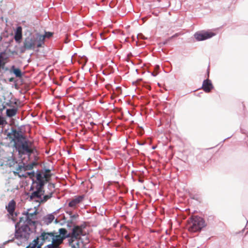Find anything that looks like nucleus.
<instances>
[{"mask_svg":"<svg viewBox=\"0 0 248 248\" xmlns=\"http://www.w3.org/2000/svg\"><path fill=\"white\" fill-rule=\"evenodd\" d=\"M140 129H141V131H140V133L141 134H142L143 132V129L142 127H140Z\"/></svg>","mask_w":248,"mask_h":248,"instance_id":"55","label":"nucleus"},{"mask_svg":"<svg viewBox=\"0 0 248 248\" xmlns=\"http://www.w3.org/2000/svg\"><path fill=\"white\" fill-rule=\"evenodd\" d=\"M57 233L55 231H54V238H53L52 242L59 245L62 244L65 239H63L60 235H58Z\"/></svg>","mask_w":248,"mask_h":248,"instance_id":"18","label":"nucleus"},{"mask_svg":"<svg viewBox=\"0 0 248 248\" xmlns=\"http://www.w3.org/2000/svg\"><path fill=\"white\" fill-rule=\"evenodd\" d=\"M35 177L37 182L39 183V182H40L41 183H45L44 180L45 176H43L42 173L39 172L38 170H37V173H36Z\"/></svg>","mask_w":248,"mask_h":248,"instance_id":"24","label":"nucleus"},{"mask_svg":"<svg viewBox=\"0 0 248 248\" xmlns=\"http://www.w3.org/2000/svg\"><path fill=\"white\" fill-rule=\"evenodd\" d=\"M14 39L16 43H20L22 39V28L21 26L16 27L15 31Z\"/></svg>","mask_w":248,"mask_h":248,"instance_id":"10","label":"nucleus"},{"mask_svg":"<svg viewBox=\"0 0 248 248\" xmlns=\"http://www.w3.org/2000/svg\"><path fill=\"white\" fill-rule=\"evenodd\" d=\"M53 192H51L49 194L43 195V197H41V198H39L40 201V203H45L46 202L48 199H50L52 197Z\"/></svg>","mask_w":248,"mask_h":248,"instance_id":"21","label":"nucleus"},{"mask_svg":"<svg viewBox=\"0 0 248 248\" xmlns=\"http://www.w3.org/2000/svg\"><path fill=\"white\" fill-rule=\"evenodd\" d=\"M54 223H55V224H57V223H59V221H58V220L57 219H56L55 220V221H54Z\"/></svg>","mask_w":248,"mask_h":248,"instance_id":"56","label":"nucleus"},{"mask_svg":"<svg viewBox=\"0 0 248 248\" xmlns=\"http://www.w3.org/2000/svg\"><path fill=\"white\" fill-rule=\"evenodd\" d=\"M71 234L72 237L75 238L77 239L79 235H82V232L79 230L78 225H73V227L71 230Z\"/></svg>","mask_w":248,"mask_h":248,"instance_id":"12","label":"nucleus"},{"mask_svg":"<svg viewBox=\"0 0 248 248\" xmlns=\"http://www.w3.org/2000/svg\"><path fill=\"white\" fill-rule=\"evenodd\" d=\"M44 193H45V190H44V188L43 189H41L40 190V191H39V193L38 194L39 195H40V197H35V198H41V197L43 195H44Z\"/></svg>","mask_w":248,"mask_h":248,"instance_id":"38","label":"nucleus"},{"mask_svg":"<svg viewBox=\"0 0 248 248\" xmlns=\"http://www.w3.org/2000/svg\"><path fill=\"white\" fill-rule=\"evenodd\" d=\"M79 230L82 233L83 230L86 228V225L85 222H83L82 224L80 225H78Z\"/></svg>","mask_w":248,"mask_h":248,"instance_id":"33","label":"nucleus"},{"mask_svg":"<svg viewBox=\"0 0 248 248\" xmlns=\"http://www.w3.org/2000/svg\"><path fill=\"white\" fill-rule=\"evenodd\" d=\"M33 189H34L33 186H31V187H30V191L33 190Z\"/></svg>","mask_w":248,"mask_h":248,"instance_id":"57","label":"nucleus"},{"mask_svg":"<svg viewBox=\"0 0 248 248\" xmlns=\"http://www.w3.org/2000/svg\"><path fill=\"white\" fill-rule=\"evenodd\" d=\"M4 62L1 61V60H0V65H1L3 63H4Z\"/></svg>","mask_w":248,"mask_h":248,"instance_id":"59","label":"nucleus"},{"mask_svg":"<svg viewBox=\"0 0 248 248\" xmlns=\"http://www.w3.org/2000/svg\"><path fill=\"white\" fill-rule=\"evenodd\" d=\"M64 223H66V222H63V223H61L60 224V225H61V226H62V225H63V224H64Z\"/></svg>","mask_w":248,"mask_h":248,"instance_id":"63","label":"nucleus"},{"mask_svg":"<svg viewBox=\"0 0 248 248\" xmlns=\"http://www.w3.org/2000/svg\"><path fill=\"white\" fill-rule=\"evenodd\" d=\"M9 71L11 73L14 74L16 78H20L23 76L21 70L19 68L16 67L14 65L11 66Z\"/></svg>","mask_w":248,"mask_h":248,"instance_id":"13","label":"nucleus"},{"mask_svg":"<svg viewBox=\"0 0 248 248\" xmlns=\"http://www.w3.org/2000/svg\"><path fill=\"white\" fill-rule=\"evenodd\" d=\"M207 78H208L209 76V68H208V69L207 70Z\"/></svg>","mask_w":248,"mask_h":248,"instance_id":"50","label":"nucleus"},{"mask_svg":"<svg viewBox=\"0 0 248 248\" xmlns=\"http://www.w3.org/2000/svg\"><path fill=\"white\" fill-rule=\"evenodd\" d=\"M18 166V167L16 169V170L18 171L17 172V173H18V175L19 176H24V177H26V175L22 174H20L19 173L20 172L19 171V170H21L22 169L24 170V163H23V165H19V164H18L17 165Z\"/></svg>","mask_w":248,"mask_h":248,"instance_id":"25","label":"nucleus"},{"mask_svg":"<svg viewBox=\"0 0 248 248\" xmlns=\"http://www.w3.org/2000/svg\"><path fill=\"white\" fill-rule=\"evenodd\" d=\"M137 143H138L139 145H144V143H141V142H140V141H137Z\"/></svg>","mask_w":248,"mask_h":248,"instance_id":"52","label":"nucleus"},{"mask_svg":"<svg viewBox=\"0 0 248 248\" xmlns=\"http://www.w3.org/2000/svg\"><path fill=\"white\" fill-rule=\"evenodd\" d=\"M143 37V35L141 33H139L137 35V38H142Z\"/></svg>","mask_w":248,"mask_h":248,"instance_id":"45","label":"nucleus"},{"mask_svg":"<svg viewBox=\"0 0 248 248\" xmlns=\"http://www.w3.org/2000/svg\"><path fill=\"white\" fill-rule=\"evenodd\" d=\"M214 88L211 80L209 78L204 79L202 85V89L206 93H209Z\"/></svg>","mask_w":248,"mask_h":248,"instance_id":"9","label":"nucleus"},{"mask_svg":"<svg viewBox=\"0 0 248 248\" xmlns=\"http://www.w3.org/2000/svg\"><path fill=\"white\" fill-rule=\"evenodd\" d=\"M31 209H28L26 211H24L22 213L23 215L26 216V218H28L29 217V211H30Z\"/></svg>","mask_w":248,"mask_h":248,"instance_id":"35","label":"nucleus"},{"mask_svg":"<svg viewBox=\"0 0 248 248\" xmlns=\"http://www.w3.org/2000/svg\"><path fill=\"white\" fill-rule=\"evenodd\" d=\"M41 37L39 32H29L28 34H26V37L23 41L24 47L27 50H34L36 47L37 48L44 47Z\"/></svg>","mask_w":248,"mask_h":248,"instance_id":"3","label":"nucleus"},{"mask_svg":"<svg viewBox=\"0 0 248 248\" xmlns=\"http://www.w3.org/2000/svg\"><path fill=\"white\" fill-rule=\"evenodd\" d=\"M216 34L212 31L202 30L198 31L194 34V37L197 41H204L214 36Z\"/></svg>","mask_w":248,"mask_h":248,"instance_id":"5","label":"nucleus"},{"mask_svg":"<svg viewBox=\"0 0 248 248\" xmlns=\"http://www.w3.org/2000/svg\"><path fill=\"white\" fill-rule=\"evenodd\" d=\"M8 161L10 166H12L14 165L15 164H17V162L15 157H12V159L11 160L9 159L8 160Z\"/></svg>","mask_w":248,"mask_h":248,"instance_id":"27","label":"nucleus"},{"mask_svg":"<svg viewBox=\"0 0 248 248\" xmlns=\"http://www.w3.org/2000/svg\"><path fill=\"white\" fill-rule=\"evenodd\" d=\"M9 81L10 82H14V81H15V79H14V78H10L9 79Z\"/></svg>","mask_w":248,"mask_h":248,"instance_id":"48","label":"nucleus"},{"mask_svg":"<svg viewBox=\"0 0 248 248\" xmlns=\"http://www.w3.org/2000/svg\"><path fill=\"white\" fill-rule=\"evenodd\" d=\"M54 33L50 31H45L44 34H42L40 33V35L41 36V40L43 46L45 45V38L49 39L53 36Z\"/></svg>","mask_w":248,"mask_h":248,"instance_id":"19","label":"nucleus"},{"mask_svg":"<svg viewBox=\"0 0 248 248\" xmlns=\"http://www.w3.org/2000/svg\"><path fill=\"white\" fill-rule=\"evenodd\" d=\"M38 237L39 239H41V241H39L40 245H44L46 242H52L53 238H54V231L46 232L45 231L41 230L40 235Z\"/></svg>","mask_w":248,"mask_h":248,"instance_id":"7","label":"nucleus"},{"mask_svg":"<svg viewBox=\"0 0 248 248\" xmlns=\"http://www.w3.org/2000/svg\"><path fill=\"white\" fill-rule=\"evenodd\" d=\"M16 203L14 200H11L8 203L6 208L10 216H13L16 207Z\"/></svg>","mask_w":248,"mask_h":248,"instance_id":"14","label":"nucleus"},{"mask_svg":"<svg viewBox=\"0 0 248 248\" xmlns=\"http://www.w3.org/2000/svg\"><path fill=\"white\" fill-rule=\"evenodd\" d=\"M51 248H59V245L57 244H54L52 242H51V247H50Z\"/></svg>","mask_w":248,"mask_h":248,"instance_id":"42","label":"nucleus"},{"mask_svg":"<svg viewBox=\"0 0 248 248\" xmlns=\"http://www.w3.org/2000/svg\"><path fill=\"white\" fill-rule=\"evenodd\" d=\"M68 238H69V240H68V243H69V245L70 246H71V245H74V244H73V241H74V239H75V238H74V237H69Z\"/></svg>","mask_w":248,"mask_h":248,"instance_id":"40","label":"nucleus"},{"mask_svg":"<svg viewBox=\"0 0 248 248\" xmlns=\"http://www.w3.org/2000/svg\"><path fill=\"white\" fill-rule=\"evenodd\" d=\"M76 244H77V245L78 246L79 243H78V242H77V243H76Z\"/></svg>","mask_w":248,"mask_h":248,"instance_id":"64","label":"nucleus"},{"mask_svg":"<svg viewBox=\"0 0 248 248\" xmlns=\"http://www.w3.org/2000/svg\"><path fill=\"white\" fill-rule=\"evenodd\" d=\"M23 221V217H20L19 220L17 223H19V227H21L20 223Z\"/></svg>","mask_w":248,"mask_h":248,"instance_id":"43","label":"nucleus"},{"mask_svg":"<svg viewBox=\"0 0 248 248\" xmlns=\"http://www.w3.org/2000/svg\"><path fill=\"white\" fill-rule=\"evenodd\" d=\"M43 245L39 243V237H36L26 248H43Z\"/></svg>","mask_w":248,"mask_h":248,"instance_id":"15","label":"nucleus"},{"mask_svg":"<svg viewBox=\"0 0 248 248\" xmlns=\"http://www.w3.org/2000/svg\"><path fill=\"white\" fill-rule=\"evenodd\" d=\"M6 123V122L3 117L0 115V125H3Z\"/></svg>","mask_w":248,"mask_h":248,"instance_id":"32","label":"nucleus"},{"mask_svg":"<svg viewBox=\"0 0 248 248\" xmlns=\"http://www.w3.org/2000/svg\"><path fill=\"white\" fill-rule=\"evenodd\" d=\"M51 243L50 244H48L43 248H51Z\"/></svg>","mask_w":248,"mask_h":248,"instance_id":"46","label":"nucleus"},{"mask_svg":"<svg viewBox=\"0 0 248 248\" xmlns=\"http://www.w3.org/2000/svg\"><path fill=\"white\" fill-rule=\"evenodd\" d=\"M66 213L68 214L70 216V217L71 216V215H72V212L71 211H67Z\"/></svg>","mask_w":248,"mask_h":248,"instance_id":"49","label":"nucleus"},{"mask_svg":"<svg viewBox=\"0 0 248 248\" xmlns=\"http://www.w3.org/2000/svg\"><path fill=\"white\" fill-rule=\"evenodd\" d=\"M187 228L189 231L193 232H201L206 226L204 219L198 216H192L187 220Z\"/></svg>","mask_w":248,"mask_h":248,"instance_id":"4","label":"nucleus"},{"mask_svg":"<svg viewBox=\"0 0 248 248\" xmlns=\"http://www.w3.org/2000/svg\"><path fill=\"white\" fill-rule=\"evenodd\" d=\"M143 180L142 179H139V182H140V183H143Z\"/></svg>","mask_w":248,"mask_h":248,"instance_id":"53","label":"nucleus"},{"mask_svg":"<svg viewBox=\"0 0 248 248\" xmlns=\"http://www.w3.org/2000/svg\"><path fill=\"white\" fill-rule=\"evenodd\" d=\"M32 143L31 141V143L30 144V149H31V155L32 154H33L35 152L37 151L35 147H32Z\"/></svg>","mask_w":248,"mask_h":248,"instance_id":"36","label":"nucleus"},{"mask_svg":"<svg viewBox=\"0 0 248 248\" xmlns=\"http://www.w3.org/2000/svg\"><path fill=\"white\" fill-rule=\"evenodd\" d=\"M48 186L50 187V188H54L55 187V185L53 183H49L48 184Z\"/></svg>","mask_w":248,"mask_h":248,"instance_id":"44","label":"nucleus"},{"mask_svg":"<svg viewBox=\"0 0 248 248\" xmlns=\"http://www.w3.org/2000/svg\"><path fill=\"white\" fill-rule=\"evenodd\" d=\"M35 165H37V163L35 161H33L31 163L27 165L24 163V170H31Z\"/></svg>","mask_w":248,"mask_h":248,"instance_id":"23","label":"nucleus"},{"mask_svg":"<svg viewBox=\"0 0 248 248\" xmlns=\"http://www.w3.org/2000/svg\"><path fill=\"white\" fill-rule=\"evenodd\" d=\"M121 87H117L116 88V89H117V90H121Z\"/></svg>","mask_w":248,"mask_h":248,"instance_id":"60","label":"nucleus"},{"mask_svg":"<svg viewBox=\"0 0 248 248\" xmlns=\"http://www.w3.org/2000/svg\"><path fill=\"white\" fill-rule=\"evenodd\" d=\"M79 217V215L78 214H72V215H71V216L70 217V220H72L73 221H74V220L77 218H78Z\"/></svg>","mask_w":248,"mask_h":248,"instance_id":"31","label":"nucleus"},{"mask_svg":"<svg viewBox=\"0 0 248 248\" xmlns=\"http://www.w3.org/2000/svg\"><path fill=\"white\" fill-rule=\"evenodd\" d=\"M84 198V195L76 196L75 198L71 200L68 203V206L70 207H74L78 204L81 202Z\"/></svg>","mask_w":248,"mask_h":248,"instance_id":"11","label":"nucleus"},{"mask_svg":"<svg viewBox=\"0 0 248 248\" xmlns=\"http://www.w3.org/2000/svg\"><path fill=\"white\" fill-rule=\"evenodd\" d=\"M45 171H47V172H49L50 171V170H49V169H46Z\"/></svg>","mask_w":248,"mask_h":248,"instance_id":"61","label":"nucleus"},{"mask_svg":"<svg viewBox=\"0 0 248 248\" xmlns=\"http://www.w3.org/2000/svg\"><path fill=\"white\" fill-rule=\"evenodd\" d=\"M146 88L148 89H150V87L149 85H148V86H146Z\"/></svg>","mask_w":248,"mask_h":248,"instance_id":"62","label":"nucleus"},{"mask_svg":"<svg viewBox=\"0 0 248 248\" xmlns=\"http://www.w3.org/2000/svg\"><path fill=\"white\" fill-rule=\"evenodd\" d=\"M13 147L16 152H18V155L20 160L23 162V155H27L29 158L31 155V151L30 147L31 141H30L26 136H24L17 140L15 141Z\"/></svg>","mask_w":248,"mask_h":248,"instance_id":"2","label":"nucleus"},{"mask_svg":"<svg viewBox=\"0 0 248 248\" xmlns=\"http://www.w3.org/2000/svg\"><path fill=\"white\" fill-rule=\"evenodd\" d=\"M17 111V108L14 107L12 108H8L6 109V115L8 117H12L16 115Z\"/></svg>","mask_w":248,"mask_h":248,"instance_id":"20","label":"nucleus"},{"mask_svg":"<svg viewBox=\"0 0 248 248\" xmlns=\"http://www.w3.org/2000/svg\"><path fill=\"white\" fill-rule=\"evenodd\" d=\"M55 217L53 213L49 214L43 217L42 220L46 225L50 224L54 219Z\"/></svg>","mask_w":248,"mask_h":248,"instance_id":"16","label":"nucleus"},{"mask_svg":"<svg viewBox=\"0 0 248 248\" xmlns=\"http://www.w3.org/2000/svg\"><path fill=\"white\" fill-rule=\"evenodd\" d=\"M60 210V208L57 209L56 211H55V212H53L52 213H53V215H54V214H56V213H58Z\"/></svg>","mask_w":248,"mask_h":248,"instance_id":"51","label":"nucleus"},{"mask_svg":"<svg viewBox=\"0 0 248 248\" xmlns=\"http://www.w3.org/2000/svg\"><path fill=\"white\" fill-rule=\"evenodd\" d=\"M71 248H77V247L74 244V245H71Z\"/></svg>","mask_w":248,"mask_h":248,"instance_id":"54","label":"nucleus"},{"mask_svg":"<svg viewBox=\"0 0 248 248\" xmlns=\"http://www.w3.org/2000/svg\"><path fill=\"white\" fill-rule=\"evenodd\" d=\"M232 136H230V137H229L227 138H226L225 139H224L222 142H224L225 140H226L227 139H230Z\"/></svg>","mask_w":248,"mask_h":248,"instance_id":"58","label":"nucleus"},{"mask_svg":"<svg viewBox=\"0 0 248 248\" xmlns=\"http://www.w3.org/2000/svg\"><path fill=\"white\" fill-rule=\"evenodd\" d=\"M189 197L191 199L195 200L198 202H201L202 200L201 195L199 193L189 194Z\"/></svg>","mask_w":248,"mask_h":248,"instance_id":"22","label":"nucleus"},{"mask_svg":"<svg viewBox=\"0 0 248 248\" xmlns=\"http://www.w3.org/2000/svg\"><path fill=\"white\" fill-rule=\"evenodd\" d=\"M173 37V36H172L171 37L169 38L168 39H166L165 41H164L163 42H162V44L164 45H167L168 42H169L171 38Z\"/></svg>","mask_w":248,"mask_h":248,"instance_id":"41","label":"nucleus"},{"mask_svg":"<svg viewBox=\"0 0 248 248\" xmlns=\"http://www.w3.org/2000/svg\"><path fill=\"white\" fill-rule=\"evenodd\" d=\"M27 50V49L24 47V42H23V46L20 47V52L21 53H23L25 52V50Z\"/></svg>","mask_w":248,"mask_h":248,"instance_id":"39","label":"nucleus"},{"mask_svg":"<svg viewBox=\"0 0 248 248\" xmlns=\"http://www.w3.org/2000/svg\"><path fill=\"white\" fill-rule=\"evenodd\" d=\"M5 54V51H2L0 52V60L4 62L8 59L7 57H4L3 55Z\"/></svg>","mask_w":248,"mask_h":248,"instance_id":"28","label":"nucleus"},{"mask_svg":"<svg viewBox=\"0 0 248 248\" xmlns=\"http://www.w3.org/2000/svg\"><path fill=\"white\" fill-rule=\"evenodd\" d=\"M25 136L20 129L17 130L14 128H12L11 132H8L7 134V137L10 140L11 143L14 142L17 140L18 139H20Z\"/></svg>","mask_w":248,"mask_h":248,"instance_id":"6","label":"nucleus"},{"mask_svg":"<svg viewBox=\"0 0 248 248\" xmlns=\"http://www.w3.org/2000/svg\"><path fill=\"white\" fill-rule=\"evenodd\" d=\"M32 219V218L30 217L26 218L25 221L27 223L22 224L21 227H19V223H16L15 225V231L14 237L6 241L4 244H5L8 242H12L14 241V239L17 240L16 244L18 246L21 245L22 243L27 241L32 232L30 226H35L36 224V221H33Z\"/></svg>","mask_w":248,"mask_h":248,"instance_id":"1","label":"nucleus"},{"mask_svg":"<svg viewBox=\"0 0 248 248\" xmlns=\"http://www.w3.org/2000/svg\"><path fill=\"white\" fill-rule=\"evenodd\" d=\"M37 214H38V212H37V210H35L32 213L29 212V217L31 218L32 219H35V216Z\"/></svg>","mask_w":248,"mask_h":248,"instance_id":"29","label":"nucleus"},{"mask_svg":"<svg viewBox=\"0 0 248 248\" xmlns=\"http://www.w3.org/2000/svg\"><path fill=\"white\" fill-rule=\"evenodd\" d=\"M1 69H2V70H4L5 71H9V70H10L7 67L5 66V62H4V63H3V64H2L1 65Z\"/></svg>","mask_w":248,"mask_h":248,"instance_id":"34","label":"nucleus"},{"mask_svg":"<svg viewBox=\"0 0 248 248\" xmlns=\"http://www.w3.org/2000/svg\"><path fill=\"white\" fill-rule=\"evenodd\" d=\"M157 74L158 73L157 72H154L151 73V75L153 76V77H155L157 75Z\"/></svg>","mask_w":248,"mask_h":248,"instance_id":"47","label":"nucleus"},{"mask_svg":"<svg viewBox=\"0 0 248 248\" xmlns=\"http://www.w3.org/2000/svg\"><path fill=\"white\" fill-rule=\"evenodd\" d=\"M45 183H41L40 182L36 183V186L35 187L36 190L33 191L30 196V201L33 200L35 197H39L40 195H39V191L41 189L44 188Z\"/></svg>","mask_w":248,"mask_h":248,"instance_id":"8","label":"nucleus"},{"mask_svg":"<svg viewBox=\"0 0 248 248\" xmlns=\"http://www.w3.org/2000/svg\"><path fill=\"white\" fill-rule=\"evenodd\" d=\"M26 174L29 175L31 178H32V177L35 176V173L34 171L33 170L31 172H26Z\"/></svg>","mask_w":248,"mask_h":248,"instance_id":"37","label":"nucleus"},{"mask_svg":"<svg viewBox=\"0 0 248 248\" xmlns=\"http://www.w3.org/2000/svg\"><path fill=\"white\" fill-rule=\"evenodd\" d=\"M66 223V226L67 228H71L73 227V225H75V223L74 221H73L72 220H68L65 222Z\"/></svg>","mask_w":248,"mask_h":248,"instance_id":"26","label":"nucleus"},{"mask_svg":"<svg viewBox=\"0 0 248 248\" xmlns=\"http://www.w3.org/2000/svg\"><path fill=\"white\" fill-rule=\"evenodd\" d=\"M58 232L59 233V235L61 236L63 239H65L66 238H68L70 237H72L71 232H68L67 230L65 228H60L59 229Z\"/></svg>","mask_w":248,"mask_h":248,"instance_id":"17","label":"nucleus"},{"mask_svg":"<svg viewBox=\"0 0 248 248\" xmlns=\"http://www.w3.org/2000/svg\"><path fill=\"white\" fill-rule=\"evenodd\" d=\"M18 214H19V213H18L17 212H15V211H14L13 216H10L11 217L12 220H13V222H15L16 221V217L18 216Z\"/></svg>","mask_w":248,"mask_h":248,"instance_id":"30","label":"nucleus"}]
</instances>
